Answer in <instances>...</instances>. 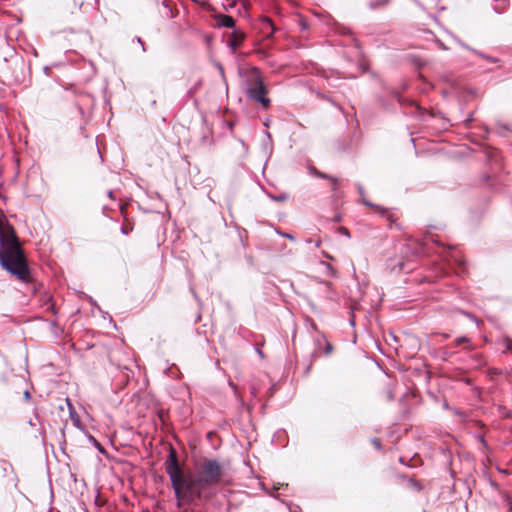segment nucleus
<instances>
[{
	"mask_svg": "<svg viewBox=\"0 0 512 512\" xmlns=\"http://www.w3.org/2000/svg\"><path fill=\"white\" fill-rule=\"evenodd\" d=\"M121 231L125 235H127L131 231H133V223L128 219V217H125V219H123V224H122V227H121Z\"/></svg>",
	"mask_w": 512,
	"mask_h": 512,
	"instance_id": "nucleus-9",
	"label": "nucleus"
},
{
	"mask_svg": "<svg viewBox=\"0 0 512 512\" xmlns=\"http://www.w3.org/2000/svg\"><path fill=\"white\" fill-rule=\"evenodd\" d=\"M478 55H480L484 59L488 60L489 62H492V63H496L497 62V59H495V58H493L491 56H487V55H484L482 53H478Z\"/></svg>",
	"mask_w": 512,
	"mask_h": 512,
	"instance_id": "nucleus-17",
	"label": "nucleus"
},
{
	"mask_svg": "<svg viewBox=\"0 0 512 512\" xmlns=\"http://www.w3.org/2000/svg\"><path fill=\"white\" fill-rule=\"evenodd\" d=\"M363 203H364V205L373 208L376 213H379L381 215H386L387 214V209L384 208V207L375 205V204H373V203H371V202H369L367 200H364Z\"/></svg>",
	"mask_w": 512,
	"mask_h": 512,
	"instance_id": "nucleus-10",
	"label": "nucleus"
},
{
	"mask_svg": "<svg viewBox=\"0 0 512 512\" xmlns=\"http://www.w3.org/2000/svg\"><path fill=\"white\" fill-rule=\"evenodd\" d=\"M286 198H287L286 196H281V197L277 198V200L284 201Z\"/></svg>",
	"mask_w": 512,
	"mask_h": 512,
	"instance_id": "nucleus-24",
	"label": "nucleus"
},
{
	"mask_svg": "<svg viewBox=\"0 0 512 512\" xmlns=\"http://www.w3.org/2000/svg\"><path fill=\"white\" fill-rule=\"evenodd\" d=\"M372 444L375 446L376 449L380 450L382 448L381 442L378 438H374L372 440Z\"/></svg>",
	"mask_w": 512,
	"mask_h": 512,
	"instance_id": "nucleus-18",
	"label": "nucleus"
},
{
	"mask_svg": "<svg viewBox=\"0 0 512 512\" xmlns=\"http://www.w3.org/2000/svg\"><path fill=\"white\" fill-rule=\"evenodd\" d=\"M339 231H340L342 234H344L345 236H348V237L350 236V232H349V230H348L347 228H345V227H340Z\"/></svg>",
	"mask_w": 512,
	"mask_h": 512,
	"instance_id": "nucleus-21",
	"label": "nucleus"
},
{
	"mask_svg": "<svg viewBox=\"0 0 512 512\" xmlns=\"http://www.w3.org/2000/svg\"><path fill=\"white\" fill-rule=\"evenodd\" d=\"M228 2H229V3H228V5H227V6H225V9H229V8H234V7H235V5H236V1H235V0H233V1H228Z\"/></svg>",
	"mask_w": 512,
	"mask_h": 512,
	"instance_id": "nucleus-22",
	"label": "nucleus"
},
{
	"mask_svg": "<svg viewBox=\"0 0 512 512\" xmlns=\"http://www.w3.org/2000/svg\"><path fill=\"white\" fill-rule=\"evenodd\" d=\"M165 470L171 480L178 507L201 499L206 488L220 484L225 476L223 465L216 459L207 458L197 465L195 477L185 475L173 447L165 461Z\"/></svg>",
	"mask_w": 512,
	"mask_h": 512,
	"instance_id": "nucleus-1",
	"label": "nucleus"
},
{
	"mask_svg": "<svg viewBox=\"0 0 512 512\" xmlns=\"http://www.w3.org/2000/svg\"><path fill=\"white\" fill-rule=\"evenodd\" d=\"M325 266H326V269H327V273H328L329 275H331V276H335L336 271H335V269L332 267V265H331V264H329V263H325Z\"/></svg>",
	"mask_w": 512,
	"mask_h": 512,
	"instance_id": "nucleus-15",
	"label": "nucleus"
},
{
	"mask_svg": "<svg viewBox=\"0 0 512 512\" xmlns=\"http://www.w3.org/2000/svg\"><path fill=\"white\" fill-rule=\"evenodd\" d=\"M21 246L14 228L0 220V249Z\"/></svg>",
	"mask_w": 512,
	"mask_h": 512,
	"instance_id": "nucleus-3",
	"label": "nucleus"
},
{
	"mask_svg": "<svg viewBox=\"0 0 512 512\" xmlns=\"http://www.w3.org/2000/svg\"><path fill=\"white\" fill-rule=\"evenodd\" d=\"M469 340L465 337V336H462V337H458L456 340H455V346H460L464 343H467Z\"/></svg>",
	"mask_w": 512,
	"mask_h": 512,
	"instance_id": "nucleus-14",
	"label": "nucleus"
},
{
	"mask_svg": "<svg viewBox=\"0 0 512 512\" xmlns=\"http://www.w3.org/2000/svg\"><path fill=\"white\" fill-rule=\"evenodd\" d=\"M260 30L265 35V37H270L275 32V28L272 21L267 17L261 19Z\"/></svg>",
	"mask_w": 512,
	"mask_h": 512,
	"instance_id": "nucleus-6",
	"label": "nucleus"
},
{
	"mask_svg": "<svg viewBox=\"0 0 512 512\" xmlns=\"http://www.w3.org/2000/svg\"><path fill=\"white\" fill-rule=\"evenodd\" d=\"M0 266L20 282L33 281L31 269L21 246L0 249Z\"/></svg>",
	"mask_w": 512,
	"mask_h": 512,
	"instance_id": "nucleus-2",
	"label": "nucleus"
},
{
	"mask_svg": "<svg viewBox=\"0 0 512 512\" xmlns=\"http://www.w3.org/2000/svg\"><path fill=\"white\" fill-rule=\"evenodd\" d=\"M323 341H324V343H325V348H324V352H323V353H324V355L329 356V355L333 352L334 347H333V345H332L329 341H327L325 338L323 339Z\"/></svg>",
	"mask_w": 512,
	"mask_h": 512,
	"instance_id": "nucleus-12",
	"label": "nucleus"
},
{
	"mask_svg": "<svg viewBox=\"0 0 512 512\" xmlns=\"http://www.w3.org/2000/svg\"><path fill=\"white\" fill-rule=\"evenodd\" d=\"M410 483H411V486L413 488H415L416 490H421L422 487H421V485L417 481L411 479Z\"/></svg>",
	"mask_w": 512,
	"mask_h": 512,
	"instance_id": "nucleus-19",
	"label": "nucleus"
},
{
	"mask_svg": "<svg viewBox=\"0 0 512 512\" xmlns=\"http://www.w3.org/2000/svg\"><path fill=\"white\" fill-rule=\"evenodd\" d=\"M389 0H372L369 3L370 8L375 9L380 6H385Z\"/></svg>",
	"mask_w": 512,
	"mask_h": 512,
	"instance_id": "nucleus-11",
	"label": "nucleus"
},
{
	"mask_svg": "<svg viewBox=\"0 0 512 512\" xmlns=\"http://www.w3.org/2000/svg\"><path fill=\"white\" fill-rule=\"evenodd\" d=\"M218 24L221 27L233 28L235 26V20L229 15H220Z\"/></svg>",
	"mask_w": 512,
	"mask_h": 512,
	"instance_id": "nucleus-8",
	"label": "nucleus"
},
{
	"mask_svg": "<svg viewBox=\"0 0 512 512\" xmlns=\"http://www.w3.org/2000/svg\"><path fill=\"white\" fill-rule=\"evenodd\" d=\"M314 174L317 177L329 180L333 190H336L338 188L339 182H338V179L336 177L330 176V175L325 174V173H323L321 171H318V170H314Z\"/></svg>",
	"mask_w": 512,
	"mask_h": 512,
	"instance_id": "nucleus-7",
	"label": "nucleus"
},
{
	"mask_svg": "<svg viewBox=\"0 0 512 512\" xmlns=\"http://www.w3.org/2000/svg\"><path fill=\"white\" fill-rule=\"evenodd\" d=\"M506 349L512 353V340L511 339L506 340Z\"/></svg>",
	"mask_w": 512,
	"mask_h": 512,
	"instance_id": "nucleus-20",
	"label": "nucleus"
},
{
	"mask_svg": "<svg viewBox=\"0 0 512 512\" xmlns=\"http://www.w3.org/2000/svg\"><path fill=\"white\" fill-rule=\"evenodd\" d=\"M245 39V34L239 30H234L228 38V46L232 50V52H236L238 47L243 43Z\"/></svg>",
	"mask_w": 512,
	"mask_h": 512,
	"instance_id": "nucleus-5",
	"label": "nucleus"
},
{
	"mask_svg": "<svg viewBox=\"0 0 512 512\" xmlns=\"http://www.w3.org/2000/svg\"><path fill=\"white\" fill-rule=\"evenodd\" d=\"M108 195H109L110 198H113V192L112 191H109Z\"/></svg>",
	"mask_w": 512,
	"mask_h": 512,
	"instance_id": "nucleus-25",
	"label": "nucleus"
},
{
	"mask_svg": "<svg viewBox=\"0 0 512 512\" xmlns=\"http://www.w3.org/2000/svg\"><path fill=\"white\" fill-rule=\"evenodd\" d=\"M120 213H121L123 219H125V217H127V204H121Z\"/></svg>",
	"mask_w": 512,
	"mask_h": 512,
	"instance_id": "nucleus-16",
	"label": "nucleus"
},
{
	"mask_svg": "<svg viewBox=\"0 0 512 512\" xmlns=\"http://www.w3.org/2000/svg\"><path fill=\"white\" fill-rule=\"evenodd\" d=\"M137 40H138V43H140L142 45L143 50L145 51L144 43L142 42V40L140 38H138Z\"/></svg>",
	"mask_w": 512,
	"mask_h": 512,
	"instance_id": "nucleus-23",
	"label": "nucleus"
},
{
	"mask_svg": "<svg viewBox=\"0 0 512 512\" xmlns=\"http://www.w3.org/2000/svg\"><path fill=\"white\" fill-rule=\"evenodd\" d=\"M250 79L251 84L248 87V96H266L268 94L258 69H252Z\"/></svg>",
	"mask_w": 512,
	"mask_h": 512,
	"instance_id": "nucleus-4",
	"label": "nucleus"
},
{
	"mask_svg": "<svg viewBox=\"0 0 512 512\" xmlns=\"http://www.w3.org/2000/svg\"><path fill=\"white\" fill-rule=\"evenodd\" d=\"M256 102L260 103L263 108L268 109L270 107V98H253Z\"/></svg>",
	"mask_w": 512,
	"mask_h": 512,
	"instance_id": "nucleus-13",
	"label": "nucleus"
},
{
	"mask_svg": "<svg viewBox=\"0 0 512 512\" xmlns=\"http://www.w3.org/2000/svg\"><path fill=\"white\" fill-rule=\"evenodd\" d=\"M163 5H164L165 7H167V8H169V6L167 5V3H166V2H163Z\"/></svg>",
	"mask_w": 512,
	"mask_h": 512,
	"instance_id": "nucleus-26",
	"label": "nucleus"
},
{
	"mask_svg": "<svg viewBox=\"0 0 512 512\" xmlns=\"http://www.w3.org/2000/svg\"><path fill=\"white\" fill-rule=\"evenodd\" d=\"M258 353H259L261 356H263V353H262V351H261V350H258Z\"/></svg>",
	"mask_w": 512,
	"mask_h": 512,
	"instance_id": "nucleus-27",
	"label": "nucleus"
}]
</instances>
